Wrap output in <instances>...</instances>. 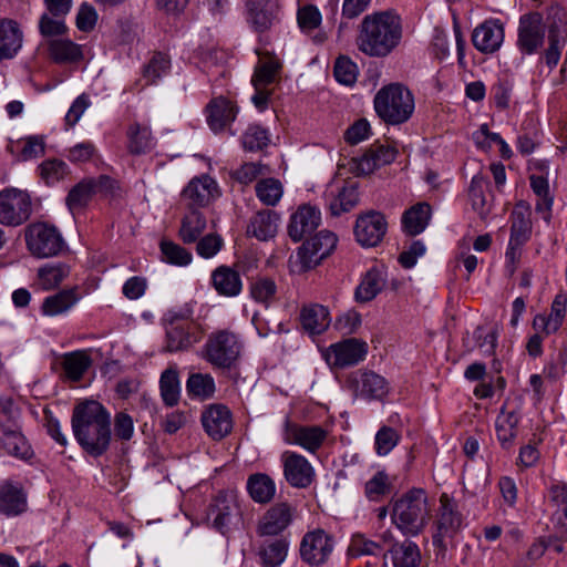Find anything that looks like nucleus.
Returning a JSON list of instances; mask_svg holds the SVG:
<instances>
[{"instance_id": "1", "label": "nucleus", "mask_w": 567, "mask_h": 567, "mask_svg": "<svg viewBox=\"0 0 567 567\" xmlns=\"http://www.w3.org/2000/svg\"><path fill=\"white\" fill-rule=\"evenodd\" d=\"M545 38L546 27L540 12L530 11L519 17L516 39L518 52L523 56L539 53L538 66H546L551 72L557 68L567 44V21L558 19L548 25L546 47Z\"/></svg>"}, {"instance_id": "2", "label": "nucleus", "mask_w": 567, "mask_h": 567, "mask_svg": "<svg viewBox=\"0 0 567 567\" xmlns=\"http://www.w3.org/2000/svg\"><path fill=\"white\" fill-rule=\"evenodd\" d=\"M72 431L82 450L90 456L99 457L110 447L111 416L97 401L78 403L72 412Z\"/></svg>"}, {"instance_id": "3", "label": "nucleus", "mask_w": 567, "mask_h": 567, "mask_svg": "<svg viewBox=\"0 0 567 567\" xmlns=\"http://www.w3.org/2000/svg\"><path fill=\"white\" fill-rule=\"evenodd\" d=\"M401 39L400 17L391 11H381L363 18L357 44L365 55L384 58L399 45Z\"/></svg>"}, {"instance_id": "4", "label": "nucleus", "mask_w": 567, "mask_h": 567, "mask_svg": "<svg viewBox=\"0 0 567 567\" xmlns=\"http://www.w3.org/2000/svg\"><path fill=\"white\" fill-rule=\"evenodd\" d=\"M427 495L423 488H411L392 504L391 520L405 536H417L429 520Z\"/></svg>"}, {"instance_id": "5", "label": "nucleus", "mask_w": 567, "mask_h": 567, "mask_svg": "<svg viewBox=\"0 0 567 567\" xmlns=\"http://www.w3.org/2000/svg\"><path fill=\"white\" fill-rule=\"evenodd\" d=\"M373 107L382 122L388 125H400L408 122L414 112V95L404 84L390 83L375 93Z\"/></svg>"}, {"instance_id": "6", "label": "nucleus", "mask_w": 567, "mask_h": 567, "mask_svg": "<svg viewBox=\"0 0 567 567\" xmlns=\"http://www.w3.org/2000/svg\"><path fill=\"white\" fill-rule=\"evenodd\" d=\"M440 505L433 522L432 543L436 560L444 561L449 548L456 546L455 538L463 527L464 517L457 503L446 493L440 496Z\"/></svg>"}, {"instance_id": "7", "label": "nucleus", "mask_w": 567, "mask_h": 567, "mask_svg": "<svg viewBox=\"0 0 567 567\" xmlns=\"http://www.w3.org/2000/svg\"><path fill=\"white\" fill-rule=\"evenodd\" d=\"M241 342L238 336L228 329L212 332L204 347L203 358L215 368L230 369L238 360Z\"/></svg>"}, {"instance_id": "8", "label": "nucleus", "mask_w": 567, "mask_h": 567, "mask_svg": "<svg viewBox=\"0 0 567 567\" xmlns=\"http://www.w3.org/2000/svg\"><path fill=\"white\" fill-rule=\"evenodd\" d=\"M337 241V236L330 230H320L306 239L298 249L296 260L291 261L292 271L303 274L316 268L334 250Z\"/></svg>"}, {"instance_id": "9", "label": "nucleus", "mask_w": 567, "mask_h": 567, "mask_svg": "<svg viewBox=\"0 0 567 567\" xmlns=\"http://www.w3.org/2000/svg\"><path fill=\"white\" fill-rule=\"evenodd\" d=\"M33 202L30 193L17 187L0 190V225L19 227L31 218Z\"/></svg>"}, {"instance_id": "10", "label": "nucleus", "mask_w": 567, "mask_h": 567, "mask_svg": "<svg viewBox=\"0 0 567 567\" xmlns=\"http://www.w3.org/2000/svg\"><path fill=\"white\" fill-rule=\"evenodd\" d=\"M25 244L30 254L37 258L58 256L65 243L59 229L47 223H33L25 228Z\"/></svg>"}, {"instance_id": "11", "label": "nucleus", "mask_w": 567, "mask_h": 567, "mask_svg": "<svg viewBox=\"0 0 567 567\" xmlns=\"http://www.w3.org/2000/svg\"><path fill=\"white\" fill-rule=\"evenodd\" d=\"M334 548V540L321 528L308 532L300 543V557L309 566H321L328 561Z\"/></svg>"}, {"instance_id": "12", "label": "nucleus", "mask_w": 567, "mask_h": 567, "mask_svg": "<svg viewBox=\"0 0 567 567\" xmlns=\"http://www.w3.org/2000/svg\"><path fill=\"white\" fill-rule=\"evenodd\" d=\"M368 354V343L361 339L349 338L331 344L326 351L327 362L338 369L355 365Z\"/></svg>"}, {"instance_id": "13", "label": "nucleus", "mask_w": 567, "mask_h": 567, "mask_svg": "<svg viewBox=\"0 0 567 567\" xmlns=\"http://www.w3.org/2000/svg\"><path fill=\"white\" fill-rule=\"evenodd\" d=\"M348 381L354 394L368 401H381L389 393L388 381L371 370L354 371L350 374Z\"/></svg>"}, {"instance_id": "14", "label": "nucleus", "mask_w": 567, "mask_h": 567, "mask_svg": "<svg viewBox=\"0 0 567 567\" xmlns=\"http://www.w3.org/2000/svg\"><path fill=\"white\" fill-rule=\"evenodd\" d=\"M328 437V432L320 425H299L289 420L285 423L284 440L296 444L310 453H316Z\"/></svg>"}, {"instance_id": "15", "label": "nucleus", "mask_w": 567, "mask_h": 567, "mask_svg": "<svg viewBox=\"0 0 567 567\" xmlns=\"http://www.w3.org/2000/svg\"><path fill=\"white\" fill-rule=\"evenodd\" d=\"M296 508L288 502H279L270 506L257 524L259 536H277L286 530L293 520Z\"/></svg>"}, {"instance_id": "16", "label": "nucleus", "mask_w": 567, "mask_h": 567, "mask_svg": "<svg viewBox=\"0 0 567 567\" xmlns=\"http://www.w3.org/2000/svg\"><path fill=\"white\" fill-rule=\"evenodd\" d=\"M388 229L385 216L375 210H370L357 218L354 235L358 243L365 247L379 245Z\"/></svg>"}, {"instance_id": "17", "label": "nucleus", "mask_w": 567, "mask_h": 567, "mask_svg": "<svg viewBox=\"0 0 567 567\" xmlns=\"http://www.w3.org/2000/svg\"><path fill=\"white\" fill-rule=\"evenodd\" d=\"M280 6L278 0H247V22L258 33H264L279 22Z\"/></svg>"}, {"instance_id": "18", "label": "nucleus", "mask_w": 567, "mask_h": 567, "mask_svg": "<svg viewBox=\"0 0 567 567\" xmlns=\"http://www.w3.org/2000/svg\"><path fill=\"white\" fill-rule=\"evenodd\" d=\"M284 476L286 481L296 488H307L315 481L316 474L309 461L296 453L285 452L282 454Z\"/></svg>"}, {"instance_id": "19", "label": "nucleus", "mask_w": 567, "mask_h": 567, "mask_svg": "<svg viewBox=\"0 0 567 567\" xmlns=\"http://www.w3.org/2000/svg\"><path fill=\"white\" fill-rule=\"evenodd\" d=\"M200 422L214 441L223 440L233 430V414L226 405L219 403L208 405L202 412Z\"/></svg>"}, {"instance_id": "20", "label": "nucleus", "mask_w": 567, "mask_h": 567, "mask_svg": "<svg viewBox=\"0 0 567 567\" xmlns=\"http://www.w3.org/2000/svg\"><path fill=\"white\" fill-rule=\"evenodd\" d=\"M320 221V210L310 204H302L290 216L288 236L295 243L301 241L319 227Z\"/></svg>"}, {"instance_id": "21", "label": "nucleus", "mask_w": 567, "mask_h": 567, "mask_svg": "<svg viewBox=\"0 0 567 567\" xmlns=\"http://www.w3.org/2000/svg\"><path fill=\"white\" fill-rule=\"evenodd\" d=\"M398 150L386 144H372L360 157L353 158V169L358 175H370L382 166L391 164Z\"/></svg>"}, {"instance_id": "22", "label": "nucleus", "mask_w": 567, "mask_h": 567, "mask_svg": "<svg viewBox=\"0 0 567 567\" xmlns=\"http://www.w3.org/2000/svg\"><path fill=\"white\" fill-rule=\"evenodd\" d=\"M398 150L386 144H372L360 157L353 158V169L358 175H370L382 166L391 164Z\"/></svg>"}, {"instance_id": "23", "label": "nucleus", "mask_w": 567, "mask_h": 567, "mask_svg": "<svg viewBox=\"0 0 567 567\" xmlns=\"http://www.w3.org/2000/svg\"><path fill=\"white\" fill-rule=\"evenodd\" d=\"M567 312V296L557 293L550 305L548 313H537L532 321V328L535 332L544 337L556 333L564 323Z\"/></svg>"}, {"instance_id": "24", "label": "nucleus", "mask_w": 567, "mask_h": 567, "mask_svg": "<svg viewBox=\"0 0 567 567\" xmlns=\"http://www.w3.org/2000/svg\"><path fill=\"white\" fill-rule=\"evenodd\" d=\"M505 37L504 25L497 19H489L477 25L472 34V42L482 53L499 50Z\"/></svg>"}, {"instance_id": "25", "label": "nucleus", "mask_w": 567, "mask_h": 567, "mask_svg": "<svg viewBox=\"0 0 567 567\" xmlns=\"http://www.w3.org/2000/svg\"><path fill=\"white\" fill-rule=\"evenodd\" d=\"M236 507L235 495L226 491H219L207 507L206 518L212 520L214 528L224 534L229 527L231 514Z\"/></svg>"}, {"instance_id": "26", "label": "nucleus", "mask_w": 567, "mask_h": 567, "mask_svg": "<svg viewBox=\"0 0 567 567\" xmlns=\"http://www.w3.org/2000/svg\"><path fill=\"white\" fill-rule=\"evenodd\" d=\"M47 50L49 59L59 65L79 64L84 60L83 47L68 38L49 39Z\"/></svg>"}, {"instance_id": "27", "label": "nucleus", "mask_w": 567, "mask_h": 567, "mask_svg": "<svg viewBox=\"0 0 567 567\" xmlns=\"http://www.w3.org/2000/svg\"><path fill=\"white\" fill-rule=\"evenodd\" d=\"M420 564V548L411 540L394 543L383 554L384 567H419Z\"/></svg>"}, {"instance_id": "28", "label": "nucleus", "mask_w": 567, "mask_h": 567, "mask_svg": "<svg viewBox=\"0 0 567 567\" xmlns=\"http://www.w3.org/2000/svg\"><path fill=\"white\" fill-rule=\"evenodd\" d=\"M23 31L9 18L0 19V62L13 59L22 48Z\"/></svg>"}, {"instance_id": "29", "label": "nucleus", "mask_w": 567, "mask_h": 567, "mask_svg": "<svg viewBox=\"0 0 567 567\" xmlns=\"http://www.w3.org/2000/svg\"><path fill=\"white\" fill-rule=\"evenodd\" d=\"M217 184L208 175L193 178L184 188L182 196L189 207H204L216 196Z\"/></svg>"}, {"instance_id": "30", "label": "nucleus", "mask_w": 567, "mask_h": 567, "mask_svg": "<svg viewBox=\"0 0 567 567\" xmlns=\"http://www.w3.org/2000/svg\"><path fill=\"white\" fill-rule=\"evenodd\" d=\"M207 123L214 132H220L231 122L235 121L237 115V107L230 100L218 96L207 104Z\"/></svg>"}, {"instance_id": "31", "label": "nucleus", "mask_w": 567, "mask_h": 567, "mask_svg": "<svg viewBox=\"0 0 567 567\" xmlns=\"http://www.w3.org/2000/svg\"><path fill=\"white\" fill-rule=\"evenodd\" d=\"M386 280L384 266L371 267L362 277L354 291L357 302L365 303L373 300L383 289Z\"/></svg>"}, {"instance_id": "32", "label": "nucleus", "mask_w": 567, "mask_h": 567, "mask_svg": "<svg viewBox=\"0 0 567 567\" xmlns=\"http://www.w3.org/2000/svg\"><path fill=\"white\" fill-rule=\"evenodd\" d=\"M279 215L270 209L257 212L247 226V234L259 240H268L277 234Z\"/></svg>"}, {"instance_id": "33", "label": "nucleus", "mask_w": 567, "mask_h": 567, "mask_svg": "<svg viewBox=\"0 0 567 567\" xmlns=\"http://www.w3.org/2000/svg\"><path fill=\"white\" fill-rule=\"evenodd\" d=\"M432 207L426 202L416 203L403 213V230L410 236L421 234L430 223Z\"/></svg>"}, {"instance_id": "34", "label": "nucleus", "mask_w": 567, "mask_h": 567, "mask_svg": "<svg viewBox=\"0 0 567 567\" xmlns=\"http://www.w3.org/2000/svg\"><path fill=\"white\" fill-rule=\"evenodd\" d=\"M212 282L216 291L225 297H236L243 289L239 272L228 266L216 268L212 274Z\"/></svg>"}, {"instance_id": "35", "label": "nucleus", "mask_w": 567, "mask_h": 567, "mask_svg": "<svg viewBox=\"0 0 567 567\" xmlns=\"http://www.w3.org/2000/svg\"><path fill=\"white\" fill-rule=\"evenodd\" d=\"M127 151L138 156L151 152L155 142L150 126L134 122L126 130Z\"/></svg>"}, {"instance_id": "36", "label": "nucleus", "mask_w": 567, "mask_h": 567, "mask_svg": "<svg viewBox=\"0 0 567 567\" xmlns=\"http://www.w3.org/2000/svg\"><path fill=\"white\" fill-rule=\"evenodd\" d=\"M61 365L68 380L79 382L92 365L89 350L64 353Z\"/></svg>"}, {"instance_id": "37", "label": "nucleus", "mask_w": 567, "mask_h": 567, "mask_svg": "<svg viewBox=\"0 0 567 567\" xmlns=\"http://www.w3.org/2000/svg\"><path fill=\"white\" fill-rule=\"evenodd\" d=\"M302 328L311 334L322 333L330 324L329 311L321 305L303 307L300 312Z\"/></svg>"}, {"instance_id": "38", "label": "nucleus", "mask_w": 567, "mask_h": 567, "mask_svg": "<svg viewBox=\"0 0 567 567\" xmlns=\"http://www.w3.org/2000/svg\"><path fill=\"white\" fill-rule=\"evenodd\" d=\"M27 499L22 489L6 483L0 486V513L17 516L25 511Z\"/></svg>"}, {"instance_id": "39", "label": "nucleus", "mask_w": 567, "mask_h": 567, "mask_svg": "<svg viewBox=\"0 0 567 567\" xmlns=\"http://www.w3.org/2000/svg\"><path fill=\"white\" fill-rule=\"evenodd\" d=\"M80 299L78 288L63 289L43 300L42 312L45 316H59L70 310Z\"/></svg>"}, {"instance_id": "40", "label": "nucleus", "mask_w": 567, "mask_h": 567, "mask_svg": "<svg viewBox=\"0 0 567 567\" xmlns=\"http://www.w3.org/2000/svg\"><path fill=\"white\" fill-rule=\"evenodd\" d=\"M247 491L254 502L267 504L276 494L274 480L265 473L251 474L247 480Z\"/></svg>"}, {"instance_id": "41", "label": "nucleus", "mask_w": 567, "mask_h": 567, "mask_svg": "<svg viewBox=\"0 0 567 567\" xmlns=\"http://www.w3.org/2000/svg\"><path fill=\"white\" fill-rule=\"evenodd\" d=\"M518 422L519 417L516 412L502 409L495 426L497 440L504 450H509L514 445Z\"/></svg>"}, {"instance_id": "42", "label": "nucleus", "mask_w": 567, "mask_h": 567, "mask_svg": "<svg viewBox=\"0 0 567 567\" xmlns=\"http://www.w3.org/2000/svg\"><path fill=\"white\" fill-rule=\"evenodd\" d=\"M159 392L163 403L173 408L178 404L181 399V382L176 367L165 369L159 378Z\"/></svg>"}, {"instance_id": "43", "label": "nucleus", "mask_w": 567, "mask_h": 567, "mask_svg": "<svg viewBox=\"0 0 567 567\" xmlns=\"http://www.w3.org/2000/svg\"><path fill=\"white\" fill-rule=\"evenodd\" d=\"M532 235V221L527 209L516 205L511 214V236L509 241L515 245H525Z\"/></svg>"}, {"instance_id": "44", "label": "nucleus", "mask_w": 567, "mask_h": 567, "mask_svg": "<svg viewBox=\"0 0 567 567\" xmlns=\"http://www.w3.org/2000/svg\"><path fill=\"white\" fill-rule=\"evenodd\" d=\"M1 445L8 454L16 457L27 458L31 455V447L18 425H9L2 430Z\"/></svg>"}, {"instance_id": "45", "label": "nucleus", "mask_w": 567, "mask_h": 567, "mask_svg": "<svg viewBox=\"0 0 567 567\" xmlns=\"http://www.w3.org/2000/svg\"><path fill=\"white\" fill-rule=\"evenodd\" d=\"M289 542L286 538H276L265 542L258 550V555L264 567L280 566L288 553Z\"/></svg>"}, {"instance_id": "46", "label": "nucleus", "mask_w": 567, "mask_h": 567, "mask_svg": "<svg viewBox=\"0 0 567 567\" xmlns=\"http://www.w3.org/2000/svg\"><path fill=\"white\" fill-rule=\"evenodd\" d=\"M206 228V219L197 209H190L182 219L178 231L179 238L184 244L196 243Z\"/></svg>"}, {"instance_id": "47", "label": "nucleus", "mask_w": 567, "mask_h": 567, "mask_svg": "<svg viewBox=\"0 0 567 567\" xmlns=\"http://www.w3.org/2000/svg\"><path fill=\"white\" fill-rule=\"evenodd\" d=\"M529 181L533 192L538 197L535 209L537 213L542 214L546 223H549L551 218L553 197L549 194L548 179L542 175H532Z\"/></svg>"}, {"instance_id": "48", "label": "nucleus", "mask_w": 567, "mask_h": 567, "mask_svg": "<svg viewBox=\"0 0 567 567\" xmlns=\"http://www.w3.org/2000/svg\"><path fill=\"white\" fill-rule=\"evenodd\" d=\"M487 186L488 182L484 176L475 175L468 187V198L471 200L472 208L482 219H485L491 212V203L487 200L484 192Z\"/></svg>"}, {"instance_id": "49", "label": "nucleus", "mask_w": 567, "mask_h": 567, "mask_svg": "<svg viewBox=\"0 0 567 567\" xmlns=\"http://www.w3.org/2000/svg\"><path fill=\"white\" fill-rule=\"evenodd\" d=\"M70 267L64 262L48 264L39 268L38 280L43 290H52L69 277Z\"/></svg>"}, {"instance_id": "50", "label": "nucleus", "mask_w": 567, "mask_h": 567, "mask_svg": "<svg viewBox=\"0 0 567 567\" xmlns=\"http://www.w3.org/2000/svg\"><path fill=\"white\" fill-rule=\"evenodd\" d=\"M193 327H185L184 324H168L166 329V346L167 352H177L188 349L197 341V338L190 333Z\"/></svg>"}, {"instance_id": "51", "label": "nucleus", "mask_w": 567, "mask_h": 567, "mask_svg": "<svg viewBox=\"0 0 567 567\" xmlns=\"http://www.w3.org/2000/svg\"><path fill=\"white\" fill-rule=\"evenodd\" d=\"M281 68V62L274 56H269L268 59L261 61L256 66L251 79V83L255 90H259V87H267L268 85L275 83Z\"/></svg>"}, {"instance_id": "52", "label": "nucleus", "mask_w": 567, "mask_h": 567, "mask_svg": "<svg viewBox=\"0 0 567 567\" xmlns=\"http://www.w3.org/2000/svg\"><path fill=\"white\" fill-rule=\"evenodd\" d=\"M92 185L87 178H84L70 189L65 203L73 214L84 209L91 202L95 194Z\"/></svg>"}, {"instance_id": "53", "label": "nucleus", "mask_w": 567, "mask_h": 567, "mask_svg": "<svg viewBox=\"0 0 567 567\" xmlns=\"http://www.w3.org/2000/svg\"><path fill=\"white\" fill-rule=\"evenodd\" d=\"M256 196L266 206H276L284 194V187L279 179L267 177L257 182Z\"/></svg>"}, {"instance_id": "54", "label": "nucleus", "mask_w": 567, "mask_h": 567, "mask_svg": "<svg viewBox=\"0 0 567 567\" xmlns=\"http://www.w3.org/2000/svg\"><path fill=\"white\" fill-rule=\"evenodd\" d=\"M186 390L190 396L209 399L216 391L214 378L208 373H193L186 382Z\"/></svg>"}, {"instance_id": "55", "label": "nucleus", "mask_w": 567, "mask_h": 567, "mask_svg": "<svg viewBox=\"0 0 567 567\" xmlns=\"http://www.w3.org/2000/svg\"><path fill=\"white\" fill-rule=\"evenodd\" d=\"M159 250L162 260L174 266L185 267L193 260V256L187 249L172 240L162 239Z\"/></svg>"}, {"instance_id": "56", "label": "nucleus", "mask_w": 567, "mask_h": 567, "mask_svg": "<svg viewBox=\"0 0 567 567\" xmlns=\"http://www.w3.org/2000/svg\"><path fill=\"white\" fill-rule=\"evenodd\" d=\"M348 554L351 557H360L364 555L383 557L384 553L383 545L381 543L369 539L363 534H354L351 537Z\"/></svg>"}, {"instance_id": "57", "label": "nucleus", "mask_w": 567, "mask_h": 567, "mask_svg": "<svg viewBox=\"0 0 567 567\" xmlns=\"http://www.w3.org/2000/svg\"><path fill=\"white\" fill-rule=\"evenodd\" d=\"M270 143L269 133L258 124L249 125L241 136V144L245 151H262Z\"/></svg>"}, {"instance_id": "58", "label": "nucleus", "mask_w": 567, "mask_h": 567, "mask_svg": "<svg viewBox=\"0 0 567 567\" xmlns=\"http://www.w3.org/2000/svg\"><path fill=\"white\" fill-rule=\"evenodd\" d=\"M359 202V193L354 186L342 187L338 195L334 196L329 208L333 216H339L342 213L351 210Z\"/></svg>"}, {"instance_id": "59", "label": "nucleus", "mask_w": 567, "mask_h": 567, "mask_svg": "<svg viewBox=\"0 0 567 567\" xmlns=\"http://www.w3.org/2000/svg\"><path fill=\"white\" fill-rule=\"evenodd\" d=\"M171 68L168 55L156 52L150 62L144 66L143 78L146 80L145 85L154 84L162 75L166 74Z\"/></svg>"}, {"instance_id": "60", "label": "nucleus", "mask_w": 567, "mask_h": 567, "mask_svg": "<svg viewBox=\"0 0 567 567\" xmlns=\"http://www.w3.org/2000/svg\"><path fill=\"white\" fill-rule=\"evenodd\" d=\"M251 298L260 303L269 305L276 298L277 285L267 277H259L250 284Z\"/></svg>"}, {"instance_id": "61", "label": "nucleus", "mask_w": 567, "mask_h": 567, "mask_svg": "<svg viewBox=\"0 0 567 567\" xmlns=\"http://www.w3.org/2000/svg\"><path fill=\"white\" fill-rule=\"evenodd\" d=\"M39 174L45 184L51 185L69 174V167L62 159H45L38 166Z\"/></svg>"}, {"instance_id": "62", "label": "nucleus", "mask_w": 567, "mask_h": 567, "mask_svg": "<svg viewBox=\"0 0 567 567\" xmlns=\"http://www.w3.org/2000/svg\"><path fill=\"white\" fill-rule=\"evenodd\" d=\"M39 32L44 38H62L68 32V27L64 18H55L47 12L40 17Z\"/></svg>"}, {"instance_id": "63", "label": "nucleus", "mask_w": 567, "mask_h": 567, "mask_svg": "<svg viewBox=\"0 0 567 567\" xmlns=\"http://www.w3.org/2000/svg\"><path fill=\"white\" fill-rule=\"evenodd\" d=\"M333 74L339 83L352 85L357 81L358 66L348 56L341 55L336 60Z\"/></svg>"}, {"instance_id": "64", "label": "nucleus", "mask_w": 567, "mask_h": 567, "mask_svg": "<svg viewBox=\"0 0 567 567\" xmlns=\"http://www.w3.org/2000/svg\"><path fill=\"white\" fill-rule=\"evenodd\" d=\"M399 441L400 435L394 429L382 426L375 435V451L379 455H386L396 446Z\"/></svg>"}]
</instances>
